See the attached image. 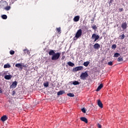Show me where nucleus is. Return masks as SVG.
<instances>
[{
	"label": "nucleus",
	"mask_w": 128,
	"mask_h": 128,
	"mask_svg": "<svg viewBox=\"0 0 128 128\" xmlns=\"http://www.w3.org/2000/svg\"><path fill=\"white\" fill-rule=\"evenodd\" d=\"M49 56H52V60H58L60 56V53H56L54 50H50L49 52Z\"/></svg>",
	"instance_id": "obj_1"
},
{
	"label": "nucleus",
	"mask_w": 128,
	"mask_h": 128,
	"mask_svg": "<svg viewBox=\"0 0 128 128\" xmlns=\"http://www.w3.org/2000/svg\"><path fill=\"white\" fill-rule=\"evenodd\" d=\"M88 76V72H84L82 73L81 75L80 76V80H84L86 79V78Z\"/></svg>",
	"instance_id": "obj_2"
},
{
	"label": "nucleus",
	"mask_w": 128,
	"mask_h": 128,
	"mask_svg": "<svg viewBox=\"0 0 128 128\" xmlns=\"http://www.w3.org/2000/svg\"><path fill=\"white\" fill-rule=\"evenodd\" d=\"M82 30H78L76 33L75 37L77 38H80V36H82Z\"/></svg>",
	"instance_id": "obj_3"
},
{
	"label": "nucleus",
	"mask_w": 128,
	"mask_h": 128,
	"mask_svg": "<svg viewBox=\"0 0 128 128\" xmlns=\"http://www.w3.org/2000/svg\"><path fill=\"white\" fill-rule=\"evenodd\" d=\"M92 40H94V42H96L98 38H100V36L98 35H96V34H94L92 36Z\"/></svg>",
	"instance_id": "obj_4"
},
{
	"label": "nucleus",
	"mask_w": 128,
	"mask_h": 128,
	"mask_svg": "<svg viewBox=\"0 0 128 128\" xmlns=\"http://www.w3.org/2000/svg\"><path fill=\"white\" fill-rule=\"evenodd\" d=\"M84 70V67L82 66H80L73 68L72 72H78V70Z\"/></svg>",
	"instance_id": "obj_5"
},
{
	"label": "nucleus",
	"mask_w": 128,
	"mask_h": 128,
	"mask_svg": "<svg viewBox=\"0 0 128 128\" xmlns=\"http://www.w3.org/2000/svg\"><path fill=\"white\" fill-rule=\"evenodd\" d=\"M94 48L95 50H98L100 48V45L96 43L94 46Z\"/></svg>",
	"instance_id": "obj_6"
},
{
	"label": "nucleus",
	"mask_w": 128,
	"mask_h": 128,
	"mask_svg": "<svg viewBox=\"0 0 128 128\" xmlns=\"http://www.w3.org/2000/svg\"><path fill=\"white\" fill-rule=\"evenodd\" d=\"M18 85V82L16 81H15L12 82V85L10 86V88H16V86Z\"/></svg>",
	"instance_id": "obj_7"
},
{
	"label": "nucleus",
	"mask_w": 128,
	"mask_h": 128,
	"mask_svg": "<svg viewBox=\"0 0 128 128\" xmlns=\"http://www.w3.org/2000/svg\"><path fill=\"white\" fill-rule=\"evenodd\" d=\"M127 26H128V25L126 24V22H124L122 24V30H126Z\"/></svg>",
	"instance_id": "obj_8"
},
{
	"label": "nucleus",
	"mask_w": 128,
	"mask_h": 128,
	"mask_svg": "<svg viewBox=\"0 0 128 128\" xmlns=\"http://www.w3.org/2000/svg\"><path fill=\"white\" fill-rule=\"evenodd\" d=\"M80 120L82 122H86V124H88V119H86V118L84 117H82L80 118Z\"/></svg>",
	"instance_id": "obj_9"
},
{
	"label": "nucleus",
	"mask_w": 128,
	"mask_h": 128,
	"mask_svg": "<svg viewBox=\"0 0 128 128\" xmlns=\"http://www.w3.org/2000/svg\"><path fill=\"white\" fill-rule=\"evenodd\" d=\"M12 78V75H6L4 76V78L6 80H10V78Z\"/></svg>",
	"instance_id": "obj_10"
},
{
	"label": "nucleus",
	"mask_w": 128,
	"mask_h": 128,
	"mask_svg": "<svg viewBox=\"0 0 128 128\" xmlns=\"http://www.w3.org/2000/svg\"><path fill=\"white\" fill-rule=\"evenodd\" d=\"M98 104L99 107L101 108H102V103L100 100H98Z\"/></svg>",
	"instance_id": "obj_11"
},
{
	"label": "nucleus",
	"mask_w": 128,
	"mask_h": 128,
	"mask_svg": "<svg viewBox=\"0 0 128 128\" xmlns=\"http://www.w3.org/2000/svg\"><path fill=\"white\" fill-rule=\"evenodd\" d=\"M102 86H104L102 85V84H100L97 88L96 89V92H100V90H102Z\"/></svg>",
	"instance_id": "obj_12"
},
{
	"label": "nucleus",
	"mask_w": 128,
	"mask_h": 128,
	"mask_svg": "<svg viewBox=\"0 0 128 128\" xmlns=\"http://www.w3.org/2000/svg\"><path fill=\"white\" fill-rule=\"evenodd\" d=\"M6 120H8V117L6 116H4L1 118V120H2V122H6Z\"/></svg>",
	"instance_id": "obj_13"
},
{
	"label": "nucleus",
	"mask_w": 128,
	"mask_h": 128,
	"mask_svg": "<svg viewBox=\"0 0 128 128\" xmlns=\"http://www.w3.org/2000/svg\"><path fill=\"white\" fill-rule=\"evenodd\" d=\"M78 20H80V16H76L74 18V21L76 22H78Z\"/></svg>",
	"instance_id": "obj_14"
},
{
	"label": "nucleus",
	"mask_w": 128,
	"mask_h": 128,
	"mask_svg": "<svg viewBox=\"0 0 128 128\" xmlns=\"http://www.w3.org/2000/svg\"><path fill=\"white\" fill-rule=\"evenodd\" d=\"M68 64L70 66H74V64L72 63V62H68Z\"/></svg>",
	"instance_id": "obj_15"
},
{
	"label": "nucleus",
	"mask_w": 128,
	"mask_h": 128,
	"mask_svg": "<svg viewBox=\"0 0 128 128\" xmlns=\"http://www.w3.org/2000/svg\"><path fill=\"white\" fill-rule=\"evenodd\" d=\"M64 94V90H61L60 91L58 92V96H62V94Z\"/></svg>",
	"instance_id": "obj_16"
},
{
	"label": "nucleus",
	"mask_w": 128,
	"mask_h": 128,
	"mask_svg": "<svg viewBox=\"0 0 128 128\" xmlns=\"http://www.w3.org/2000/svg\"><path fill=\"white\" fill-rule=\"evenodd\" d=\"M10 68V64H6L4 65V68Z\"/></svg>",
	"instance_id": "obj_17"
},
{
	"label": "nucleus",
	"mask_w": 128,
	"mask_h": 128,
	"mask_svg": "<svg viewBox=\"0 0 128 128\" xmlns=\"http://www.w3.org/2000/svg\"><path fill=\"white\" fill-rule=\"evenodd\" d=\"M67 96H70V98H74V94L72 93H69L67 94Z\"/></svg>",
	"instance_id": "obj_18"
},
{
	"label": "nucleus",
	"mask_w": 128,
	"mask_h": 128,
	"mask_svg": "<svg viewBox=\"0 0 128 128\" xmlns=\"http://www.w3.org/2000/svg\"><path fill=\"white\" fill-rule=\"evenodd\" d=\"M72 84H74V86H78V84H80V82L78 81H74L73 82Z\"/></svg>",
	"instance_id": "obj_19"
},
{
	"label": "nucleus",
	"mask_w": 128,
	"mask_h": 128,
	"mask_svg": "<svg viewBox=\"0 0 128 128\" xmlns=\"http://www.w3.org/2000/svg\"><path fill=\"white\" fill-rule=\"evenodd\" d=\"M15 66L16 68H21V67H22V63L20 64H16V65H15Z\"/></svg>",
	"instance_id": "obj_20"
},
{
	"label": "nucleus",
	"mask_w": 128,
	"mask_h": 128,
	"mask_svg": "<svg viewBox=\"0 0 128 128\" xmlns=\"http://www.w3.org/2000/svg\"><path fill=\"white\" fill-rule=\"evenodd\" d=\"M24 68H26V64H24V63H21V70H22Z\"/></svg>",
	"instance_id": "obj_21"
},
{
	"label": "nucleus",
	"mask_w": 128,
	"mask_h": 128,
	"mask_svg": "<svg viewBox=\"0 0 128 128\" xmlns=\"http://www.w3.org/2000/svg\"><path fill=\"white\" fill-rule=\"evenodd\" d=\"M90 64V62H86L84 63V66H88Z\"/></svg>",
	"instance_id": "obj_22"
},
{
	"label": "nucleus",
	"mask_w": 128,
	"mask_h": 128,
	"mask_svg": "<svg viewBox=\"0 0 128 128\" xmlns=\"http://www.w3.org/2000/svg\"><path fill=\"white\" fill-rule=\"evenodd\" d=\"M23 52H24V54H30V50L28 49H24L23 50Z\"/></svg>",
	"instance_id": "obj_23"
},
{
	"label": "nucleus",
	"mask_w": 128,
	"mask_h": 128,
	"mask_svg": "<svg viewBox=\"0 0 128 128\" xmlns=\"http://www.w3.org/2000/svg\"><path fill=\"white\" fill-rule=\"evenodd\" d=\"M2 18H3V20H6V18H8V16H6V14H4L2 16Z\"/></svg>",
	"instance_id": "obj_24"
},
{
	"label": "nucleus",
	"mask_w": 128,
	"mask_h": 128,
	"mask_svg": "<svg viewBox=\"0 0 128 128\" xmlns=\"http://www.w3.org/2000/svg\"><path fill=\"white\" fill-rule=\"evenodd\" d=\"M122 60H124L122 59V57L118 58V62H122Z\"/></svg>",
	"instance_id": "obj_25"
},
{
	"label": "nucleus",
	"mask_w": 128,
	"mask_h": 128,
	"mask_svg": "<svg viewBox=\"0 0 128 128\" xmlns=\"http://www.w3.org/2000/svg\"><path fill=\"white\" fill-rule=\"evenodd\" d=\"M112 50H116V44L112 45Z\"/></svg>",
	"instance_id": "obj_26"
},
{
	"label": "nucleus",
	"mask_w": 128,
	"mask_h": 128,
	"mask_svg": "<svg viewBox=\"0 0 128 128\" xmlns=\"http://www.w3.org/2000/svg\"><path fill=\"white\" fill-rule=\"evenodd\" d=\"M120 56V54H118V53H116L114 54V58H118V56Z\"/></svg>",
	"instance_id": "obj_27"
},
{
	"label": "nucleus",
	"mask_w": 128,
	"mask_h": 128,
	"mask_svg": "<svg viewBox=\"0 0 128 128\" xmlns=\"http://www.w3.org/2000/svg\"><path fill=\"white\" fill-rule=\"evenodd\" d=\"M44 86L46 88H48V82H46V83H44Z\"/></svg>",
	"instance_id": "obj_28"
},
{
	"label": "nucleus",
	"mask_w": 128,
	"mask_h": 128,
	"mask_svg": "<svg viewBox=\"0 0 128 128\" xmlns=\"http://www.w3.org/2000/svg\"><path fill=\"white\" fill-rule=\"evenodd\" d=\"M5 10H10V6H7Z\"/></svg>",
	"instance_id": "obj_29"
},
{
	"label": "nucleus",
	"mask_w": 128,
	"mask_h": 128,
	"mask_svg": "<svg viewBox=\"0 0 128 128\" xmlns=\"http://www.w3.org/2000/svg\"><path fill=\"white\" fill-rule=\"evenodd\" d=\"M56 30L58 32H60V28H56Z\"/></svg>",
	"instance_id": "obj_30"
},
{
	"label": "nucleus",
	"mask_w": 128,
	"mask_h": 128,
	"mask_svg": "<svg viewBox=\"0 0 128 128\" xmlns=\"http://www.w3.org/2000/svg\"><path fill=\"white\" fill-rule=\"evenodd\" d=\"M82 112H84V114H86V108H82Z\"/></svg>",
	"instance_id": "obj_31"
},
{
	"label": "nucleus",
	"mask_w": 128,
	"mask_h": 128,
	"mask_svg": "<svg viewBox=\"0 0 128 128\" xmlns=\"http://www.w3.org/2000/svg\"><path fill=\"white\" fill-rule=\"evenodd\" d=\"M92 28H93V30H96V25H92Z\"/></svg>",
	"instance_id": "obj_32"
},
{
	"label": "nucleus",
	"mask_w": 128,
	"mask_h": 128,
	"mask_svg": "<svg viewBox=\"0 0 128 128\" xmlns=\"http://www.w3.org/2000/svg\"><path fill=\"white\" fill-rule=\"evenodd\" d=\"M10 54H14V51L12 50H11L10 51Z\"/></svg>",
	"instance_id": "obj_33"
},
{
	"label": "nucleus",
	"mask_w": 128,
	"mask_h": 128,
	"mask_svg": "<svg viewBox=\"0 0 128 128\" xmlns=\"http://www.w3.org/2000/svg\"><path fill=\"white\" fill-rule=\"evenodd\" d=\"M124 34H122L121 36V40H124Z\"/></svg>",
	"instance_id": "obj_34"
},
{
	"label": "nucleus",
	"mask_w": 128,
	"mask_h": 128,
	"mask_svg": "<svg viewBox=\"0 0 128 128\" xmlns=\"http://www.w3.org/2000/svg\"><path fill=\"white\" fill-rule=\"evenodd\" d=\"M108 66H112V62H108Z\"/></svg>",
	"instance_id": "obj_35"
},
{
	"label": "nucleus",
	"mask_w": 128,
	"mask_h": 128,
	"mask_svg": "<svg viewBox=\"0 0 128 128\" xmlns=\"http://www.w3.org/2000/svg\"><path fill=\"white\" fill-rule=\"evenodd\" d=\"M98 128H102V126L100 124H98Z\"/></svg>",
	"instance_id": "obj_36"
},
{
	"label": "nucleus",
	"mask_w": 128,
	"mask_h": 128,
	"mask_svg": "<svg viewBox=\"0 0 128 128\" xmlns=\"http://www.w3.org/2000/svg\"><path fill=\"white\" fill-rule=\"evenodd\" d=\"M14 94H16V91L14 90V91H12V96H14Z\"/></svg>",
	"instance_id": "obj_37"
},
{
	"label": "nucleus",
	"mask_w": 128,
	"mask_h": 128,
	"mask_svg": "<svg viewBox=\"0 0 128 128\" xmlns=\"http://www.w3.org/2000/svg\"><path fill=\"white\" fill-rule=\"evenodd\" d=\"M120 12H122L124 9L122 8L120 9Z\"/></svg>",
	"instance_id": "obj_38"
},
{
	"label": "nucleus",
	"mask_w": 128,
	"mask_h": 128,
	"mask_svg": "<svg viewBox=\"0 0 128 128\" xmlns=\"http://www.w3.org/2000/svg\"><path fill=\"white\" fill-rule=\"evenodd\" d=\"M2 88H0V94H2Z\"/></svg>",
	"instance_id": "obj_39"
},
{
	"label": "nucleus",
	"mask_w": 128,
	"mask_h": 128,
	"mask_svg": "<svg viewBox=\"0 0 128 128\" xmlns=\"http://www.w3.org/2000/svg\"><path fill=\"white\" fill-rule=\"evenodd\" d=\"M112 2H114V0H110V4H112Z\"/></svg>",
	"instance_id": "obj_40"
},
{
	"label": "nucleus",
	"mask_w": 128,
	"mask_h": 128,
	"mask_svg": "<svg viewBox=\"0 0 128 128\" xmlns=\"http://www.w3.org/2000/svg\"><path fill=\"white\" fill-rule=\"evenodd\" d=\"M64 58H65L64 56H62V60H64Z\"/></svg>",
	"instance_id": "obj_41"
}]
</instances>
